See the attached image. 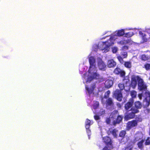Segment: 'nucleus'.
Returning <instances> with one entry per match:
<instances>
[{
  "label": "nucleus",
  "instance_id": "obj_1",
  "mask_svg": "<svg viewBox=\"0 0 150 150\" xmlns=\"http://www.w3.org/2000/svg\"><path fill=\"white\" fill-rule=\"evenodd\" d=\"M134 101L133 100L131 101H129L127 102L125 105L124 108L126 111V114L125 115L124 118L127 120L130 119H133L135 117L134 114L131 115V112H133V108H134L133 105Z\"/></svg>",
  "mask_w": 150,
  "mask_h": 150
},
{
  "label": "nucleus",
  "instance_id": "obj_2",
  "mask_svg": "<svg viewBox=\"0 0 150 150\" xmlns=\"http://www.w3.org/2000/svg\"><path fill=\"white\" fill-rule=\"evenodd\" d=\"M114 44V42L112 41L111 38L109 40L105 42H103V44L102 45V47H100L99 49L101 50H105V51H108V49L109 47L112 46Z\"/></svg>",
  "mask_w": 150,
  "mask_h": 150
},
{
  "label": "nucleus",
  "instance_id": "obj_3",
  "mask_svg": "<svg viewBox=\"0 0 150 150\" xmlns=\"http://www.w3.org/2000/svg\"><path fill=\"white\" fill-rule=\"evenodd\" d=\"M142 107V104L140 101H137L135 102L134 103V106H133L134 108L132 109L133 112H131V115L134 114L135 117V114L139 112V110L141 109Z\"/></svg>",
  "mask_w": 150,
  "mask_h": 150
},
{
  "label": "nucleus",
  "instance_id": "obj_4",
  "mask_svg": "<svg viewBox=\"0 0 150 150\" xmlns=\"http://www.w3.org/2000/svg\"><path fill=\"white\" fill-rule=\"evenodd\" d=\"M138 88L140 91L145 90L146 89V86L144 84L143 80L139 77H138Z\"/></svg>",
  "mask_w": 150,
  "mask_h": 150
},
{
  "label": "nucleus",
  "instance_id": "obj_5",
  "mask_svg": "<svg viewBox=\"0 0 150 150\" xmlns=\"http://www.w3.org/2000/svg\"><path fill=\"white\" fill-rule=\"evenodd\" d=\"M137 121L135 120H133L128 122L127 123L126 130L129 131L132 128L137 126Z\"/></svg>",
  "mask_w": 150,
  "mask_h": 150
},
{
  "label": "nucleus",
  "instance_id": "obj_6",
  "mask_svg": "<svg viewBox=\"0 0 150 150\" xmlns=\"http://www.w3.org/2000/svg\"><path fill=\"white\" fill-rule=\"evenodd\" d=\"M89 63L90 64L89 69L88 70L89 73H90L91 71V69L93 68V69H96V65L95 64V60L94 58L92 57H90L89 59Z\"/></svg>",
  "mask_w": 150,
  "mask_h": 150
},
{
  "label": "nucleus",
  "instance_id": "obj_7",
  "mask_svg": "<svg viewBox=\"0 0 150 150\" xmlns=\"http://www.w3.org/2000/svg\"><path fill=\"white\" fill-rule=\"evenodd\" d=\"M114 73L116 75L120 74V76L122 77H125V72L118 67H117L114 69Z\"/></svg>",
  "mask_w": 150,
  "mask_h": 150
},
{
  "label": "nucleus",
  "instance_id": "obj_8",
  "mask_svg": "<svg viewBox=\"0 0 150 150\" xmlns=\"http://www.w3.org/2000/svg\"><path fill=\"white\" fill-rule=\"evenodd\" d=\"M98 68L100 70L103 71L105 70L106 65L102 59H100L98 60Z\"/></svg>",
  "mask_w": 150,
  "mask_h": 150
},
{
  "label": "nucleus",
  "instance_id": "obj_9",
  "mask_svg": "<svg viewBox=\"0 0 150 150\" xmlns=\"http://www.w3.org/2000/svg\"><path fill=\"white\" fill-rule=\"evenodd\" d=\"M114 95L116 97L117 100L119 101H121L122 98V95L121 91L119 90H116L114 93Z\"/></svg>",
  "mask_w": 150,
  "mask_h": 150
},
{
  "label": "nucleus",
  "instance_id": "obj_10",
  "mask_svg": "<svg viewBox=\"0 0 150 150\" xmlns=\"http://www.w3.org/2000/svg\"><path fill=\"white\" fill-rule=\"evenodd\" d=\"M139 76L133 75L131 78V85L133 88H135L137 85V81L138 82Z\"/></svg>",
  "mask_w": 150,
  "mask_h": 150
},
{
  "label": "nucleus",
  "instance_id": "obj_11",
  "mask_svg": "<svg viewBox=\"0 0 150 150\" xmlns=\"http://www.w3.org/2000/svg\"><path fill=\"white\" fill-rule=\"evenodd\" d=\"M103 142L108 147L112 146V142L110 137L108 136L104 137L103 138Z\"/></svg>",
  "mask_w": 150,
  "mask_h": 150
},
{
  "label": "nucleus",
  "instance_id": "obj_12",
  "mask_svg": "<svg viewBox=\"0 0 150 150\" xmlns=\"http://www.w3.org/2000/svg\"><path fill=\"white\" fill-rule=\"evenodd\" d=\"M105 104L106 107H109L114 108V103L112 99L111 98H109L106 100Z\"/></svg>",
  "mask_w": 150,
  "mask_h": 150
},
{
  "label": "nucleus",
  "instance_id": "obj_13",
  "mask_svg": "<svg viewBox=\"0 0 150 150\" xmlns=\"http://www.w3.org/2000/svg\"><path fill=\"white\" fill-rule=\"evenodd\" d=\"M117 132L118 130L115 129H112L110 128L107 131V133L108 135L112 134L114 137L117 138Z\"/></svg>",
  "mask_w": 150,
  "mask_h": 150
},
{
  "label": "nucleus",
  "instance_id": "obj_14",
  "mask_svg": "<svg viewBox=\"0 0 150 150\" xmlns=\"http://www.w3.org/2000/svg\"><path fill=\"white\" fill-rule=\"evenodd\" d=\"M145 94L146 97L145 98V100L146 102V103L145 106L146 107H148L149 106L150 103V93L146 91Z\"/></svg>",
  "mask_w": 150,
  "mask_h": 150
},
{
  "label": "nucleus",
  "instance_id": "obj_15",
  "mask_svg": "<svg viewBox=\"0 0 150 150\" xmlns=\"http://www.w3.org/2000/svg\"><path fill=\"white\" fill-rule=\"evenodd\" d=\"M116 63L113 59H110L108 60L107 62V66L109 68H113L116 66Z\"/></svg>",
  "mask_w": 150,
  "mask_h": 150
},
{
  "label": "nucleus",
  "instance_id": "obj_16",
  "mask_svg": "<svg viewBox=\"0 0 150 150\" xmlns=\"http://www.w3.org/2000/svg\"><path fill=\"white\" fill-rule=\"evenodd\" d=\"M123 117L121 115H118L115 120H114L112 122V124L114 125H115L117 124H119L122 121Z\"/></svg>",
  "mask_w": 150,
  "mask_h": 150
},
{
  "label": "nucleus",
  "instance_id": "obj_17",
  "mask_svg": "<svg viewBox=\"0 0 150 150\" xmlns=\"http://www.w3.org/2000/svg\"><path fill=\"white\" fill-rule=\"evenodd\" d=\"M113 84V82L112 80L108 79L105 83V88H110Z\"/></svg>",
  "mask_w": 150,
  "mask_h": 150
},
{
  "label": "nucleus",
  "instance_id": "obj_18",
  "mask_svg": "<svg viewBox=\"0 0 150 150\" xmlns=\"http://www.w3.org/2000/svg\"><path fill=\"white\" fill-rule=\"evenodd\" d=\"M139 34L141 35L142 40L143 42H146L147 41V39L146 37V35L145 33L140 31H139Z\"/></svg>",
  "mask_w": 150,
  "mask_h": 150
},
{
  "label": "nucleus",
  "instance_id": "obj_19",
  "mask_svg": "<svg viewBox=\"0 0 150 150\" xmlns=\"http://www.w3.org/2000/svg\"><path fill=\"white\" fill-rule=\"evenodd\" d=\"M131 40L130 39H127L126 40H122L118 42L119 44L121 45H125L130 43Z\"/></svg>",
  "mask_w": 150,
  "mask_h": 150
},
{
  "label": "nucleus",
  "instance_id": "obj_20",
  "mask_svg": "<svg viewBox=\"0 0 150 150\" xmlns=\"http://www.w3.org/2000/svg\"><path fill=\"white\" fill-rule=\"evenodd\" d=\"M126 134V131L125 130H122L119 132V136L123 139L125 137V136Z\"/></svg>",
  "mask_w": 150,
  "mask_h": 150
},
{
  "label": "nucleus",
  "instance_id": "obj_21",
  "mask_svg": "<svg viewBox=\"0 0 150 150\" xmlns=\"http://www.w3.org/2000/svg\"><path fill=\"white\" fill-rule=\"evenodd\" d=\"M118 112L117 110L114 111L111 113L110 116H111V118L113 119H115L116 117L118 115Z\"/></svg>",
  "mask_w": 150,
  "mask_h": 150
},
{
  "label": "nucleus",
  "instance_id": "obj_22",
  "mask_svg": "<svg viewBox=\"0 0 150 150\" xmlns=\"http://www.w3.org/2000/svg\"><path fill=\"white\" fill-rule=\"evenodd\" d=\"M124 65L125 67L128 69H130L132 67V63L130 61L125 62Z\"/></svg>",
  "mask_w": 150,
  "mask_h": 150
},
{
  "label": "nucleus",
  "instance_id": "obj_23",
  "mask_svg": "<svg viewBox=\"0 0 150 150\" xmlns=\"http://www.w3.org/2000/svg\"><path fill=\"white\" fill-rule=\"evenodd\" d=\"M140 59L142 61H145L149 59V57L145 54L141 55Z\"/></svg>",
  "mask_w": 150,
  "mask_h": 150
},
{
  "label": "nucleus",
  "instance_id": "obj_24",
  "mask_svg": "<svg viewBox=\"0 0 150 150\" xmlns=\"http://www.w3.org/2000/svg\"><path fill=\"white\" fill-rule=\"evenodd\" d=\"M91 125V121L89 119H87L85 122V127L86 129H89Z\"/></svg>",
  "mask_w": 150,
  "mask_h": 150
},
{
  "label": "nucleus",
  "instance_id": "obj_25",
  "mask_svg": "<svg viewBox=\"0 0 150 150\" xmlns=\"http://www.w3.org/2000/svg\"><path fill=\"white\" fill-rule=\"evenodd\" d=\"M124 30V29H121L119 30L117 33V36H122L125 34Z\"/></svg>",
  "mask_w": 150,
  "mask_h": 150
},
{
  "label": "nucleus",
  "instance_id": "obj_26",
  "mask_svg": "<svg viewBox=\"0 0 150 150\" xmlns=\"http://www.w3.org/2000/svg\"><path fill=\"white\" fill-rule=\"evenodd\" d=\"M144 142V139H142L141 141L137 143V145L139 149H142L143 148V143Z\"/></svg>",
  "mask_w": 150,
  "mask_h": 150
},
{
  "label": "nucleus",
  "instance_id": "obj_27",
  "mask_svg": "<svg viewBox=\"0 0 150 150\" xmlns=\"http://www.w3.org/2000/svg\"><path fill=\"white\" fill-rule=\"evenodd\" d=\"M130 95L132 98H135L136 97L137 92L135 91H132L130 92Z\"/></svg>",
  "mask_w": 150,
  "mask_h": 150
},
{
  "label": "nucleus",
  "instance_id": "obj_28",
  "mask_svg": "<svg viewBox=\"0 0 150 150\" xmlns=\"http://www.w3.org/2000/svg\"><path fill=\"white\" fill-rule=\"evenodd\" d=\"M134 35L133 33L132 32H129L125 34V36L127 38H130Z\"/></svg>",
  "mask_w": 150,
  "mask_h": 150
},
{
  "label": "nucleus",
  "instance_id": "obj_29",
  "mask_svg": "<svg viewBox=\"0 0 150 150\" xmlns=\"http://www.w3.org/2000/svg\"><path fill=\"white\" fill-rule=\"evenodd\" d=\"M118 86L120 89V91H121L125 88L124 85L123 83H120L118 85Z\"/></svg>",
  "mask_w": 150,
  "mask_h": 150
},
{
  "label": "nucleus",
  "instance_id": "obj_30",
  "mask_svg": "<svg viewBox=\"0 0 150 150\" xmlns=\"http://www.w3.org/2000/svg\"><path fill=\"white\" fill-rule=\"evenodd\" d=\"M144 68L147 71L150 70V64L148 63H146L144 65Z\"/></svg>",
  "mask_w": 150,
  "mask_h": 150
},
{
  "label": "nucleus",
  "instance_id": "obj_31",
  "mask_svg": "<svg viewBox=\"0 0 150 150\" xmlns=\"http://www.w3.org/2000/svg\"><path fill=\"white\" fill-rule=\"evenodd\" d=\"M85 88L89 94H91L93 91V89H92L91 88H89L86 85Z\"/></svg>",
  "mask_w": 150,
  "mask_h": 150
},
{
  "label": "nucleus",
  "instance_id": "obj_32",
  "mask_svg": "<svg viewBox=\"0 0 150 150\" xmlns=\"http://www.w3.org/2000/svg\"><path fill=\"white\" fill-rule=\"evenodd\" d=\"M110 93V91L108 90L105 93V95L104 96V98L105 99H107L109 98V96Z\"/></svg>",
  "mask_w": 150,
  "mask_h": 150
},
{
  "label": "nucleus",
  "instance_id": "obj_33",
  "mask_svg": "<svg viewBox=\"0 0 150 150\" xmlns=\"http://www.w3.org/2000/svg\"><path fill=\"white\" fill-rule=\"evenodd\" d=\"M117 58L121 63L122 64L124 62L123 59L121 56H118Z\"/></svg>",
  "mask_w": 150,
  "mask_h": 150
},
{
  "label": "nucleus",
  "instance_id": "obj_34",
  "mask_svg": "<svg viewBox=\"0 0 150 150\" xmlns=\"http://www.w3.org/2000/svg\"><path fill=\"white\" fill-rule=\"evenodd\" d=\"M145 144L146 145H150V138L148 137L146 140Z\"/></svg>",
  "mask_w": 150,
  "mask_h": 150
},
{
  "label": "nucleus",
  "instance_id": "obj_35",
  "mask_svg": "<svg viewBox=\"0 0 150 150\" xmlns=\"http://www.w3.org/2000/svg\"><path fill=\"white\" fill-rule=\"evenodd\" d=\"M99 114L100 115H103L105 114V111L104 110L101 109L99 112Z\"/></svg>",
  "mask_w": 150,
  "mask_h": 150
},
{
  "label": "nucleus",
  "instance_id": "obj_36",
  "mask_svg": "<svg viewBox=\"0 0 150 150\" xmlns=\"http://www.w3.org/2000/svg\"><path fill=\"white\" fill-rule=\"evenodd\" d=\"M121 56L123 58H126L127 56V52H123L121 53Z\"/></svg>",
  "mask_w": 150,
  "mask_h": 150
},
{
  "label": "nucleus",
  "instance_id": "obj_37",
  "mask_svg": "<svg viewBox=\"0 0 150 150\" xmlns=\"http://www.w3.org/2000/svg\"><path fill=\"white\" fill-rule=\"evenodd\" d=\"M105 122L107 124H110L111 122V120L110 117L106 118L105 120Z\"/></svg>",
  "mask_w": 150,
  "mask_h": 150
},
{
  "label": "nucleus",
  "instance_id": "obj_38",
  "mask_svg": "<svg viewBox=\"0 0 150 150\" xmlns=\"http://www.w3.org/2000/svg\"><path fill=\"white\" fill-rule=\"evenodd\" d=\"M99 105V104L98 103V102H96L93 105V107L94 109H96L98 107Z\"/></svg>",
  "mask_w": 150,
  "mask_h": 150
},
{
  "label": "nucleus",
  "instance_id": "obj_39",
  "mask_svg": "<svg viewBox=\"0 0 150 150\" xmlns=\"http://www.w3.org/2000/svg\"><path fill=\"white\" fill-rule=\"evenodd\" d=\"M133 147L130 146H129L125 147L124 150H132Z\"/></svg>",
  "mask_w": 150,
  "mask_h": 150
},
{
  "label": "nucleus",
  "instance_id": "obj_40",
  "mask_svg": "<svg viewBox=\"0 0 150 150\" xmlns=\"http://www.w3.org/2000/svg\"><path fill=\"white\" fill-rule=\"evenodd\" d=\"M112 52L114 53H115L117 51V47H114L112 48Z\"/></svg>",
  "mask_w": 150,
  "mask_h": 150
},
{
  "label": "nucleus",
  "instance_id": "obj_41",
  "mask_svg": "<svg viewBox=\"0 0 150 150\" xmlns=\"http://www.w3.org/2000/svg\"><path fill=\"white\" fill-rule=\"evenodd\" d=\"M128 49V46H124L122 48L121 50H125Z\"/></svg>",
  "mask_w": 150,
  "mask_h": 150
},
{
  "label": "nucleus",
  "instance_id": "obj_42",
  "mask_svg": "<svg viewBox=\"0 0 150 150\" xmlns=\"http://www.w3.org/2000/svg\"><path fill=\"white\" fill-rule=\"evenodd\" d=\"M135 120L137 121V124L138 125V122H141L142 120L141 117H138Z\"/></svg>",
  "mask_w": 150,
  "mask_h": 150
},
{
  "label": "nucleus",
  "instance_id": "obj_43",
  "mask_svg": "<svg viewBox=\"0 0 150 150\" xmlns=\"http://www.w3.org/2000/svg\"><path fill=\"white\" fill-rule=\"evenodd\" d=\"M94 119L96 120H98L100 119V117L98 115H95L94 116Z\"/></svg>",
  "mask_w": 150,
  "mask_h": 150
},
{
  "label": "nucleus",
  "instance_id": "obj_44",
  "mask_svg": "<svg viewBox=\"0 0 150 150\" xmlns=\"http://www.w3.org/2000/svg\"><path fill=\"white\" fill-rule=\"evenodd\" d=\"M93 79V78L91 76L88 77L87 79V82L89 81V82H90Z\"/></svg>",
  "mask_w": 150,
  "mask_h": 150
},
{
  "label": "nucleus",
  "instance_id": "obj_45",
  "mask_svg": "<svg viewBox=\"0 0 150 150\" xmlns=\"http://www.w3.org/2000/svg\"><path fill=\"white\" fill-rule=\"evenodd\" d=\"M116 105L118 108H121L122 107V105L120 103H117L116 104Z\"/></svg>",
  "mask_w": 150,
  "mask_h": 150
},
{
  "label": "nucleus",
  "instance_id": "obj_46",
  "mask_svg": "<svg viewBox=\"0 0 150 150\" xmlns=\"http://www.w3.org/2000/svg\"><path fill=\"white\" fill-rule=\"evenodd\" d=\"M141 138H138V137L137 136L134 139V142H136V141H138L139 140V139H140Z\"/></svg>",
  "mask_w": 150,
  "mask_h": 150
},
{
  "label": "nucleus",
  "instance_id": "obj_47",
  "mask_svg": "<svg viewBox=\"0 0 150 150\" xmlns=\"http://www.w3.org/2000/svg\"><path fill=\"white\" fill-rule=\"evenodd\" d=\"M91 88L92 89H93V91L94 89L96 88V85L95 84H93L91 86Z\"/></svg>",
  "mask_w": 150,
  "mask_h": 150
},
{
  "label": "nucleus",
  "instance_id": "obj_48",
  "mask_svg": "<svg viewBox=\"0 0 150 150\" xmlns=\"http://www.w3.org/2000/svg\"><path fill=\"white\" fill-rule=\"evenodd\" d=\"M142 94L141 93L138 95V97L140 99H141L142 96Z\"/></svg>",
  "mask_w": 150,
  "mask_h": 150
},
{
  "label": "nucleus",
  "instance_id": "obj_49",
  "mask_svg": "<svg viewBox=\"0 0 150 150\" xmlns=\"http://www.w3.org/2000/svg\"><path fill=\"white\" fill-rule=\"evenodd\" d=\"M102 150H110V149H108V147L106 146H105Z\"/></svg>",
  "mask_w": 150,
  "mask_h": 150
},
{
  "label": "nucleus",
  "instance_id": "obj_50",
  "mask_svg": "<svg viewBox=\"0 0 150 150\" xmlns=\"http://www.w3.org/2000/svg\"><path fill=\"white\" fill-rule=\"evenodd\" d=\"M97 75H98V74H97V73L96 72L94 73L93 74V76H97Z\"/></svg>",
  "mask_w": 150,
  "mask_h": 150
},
{
  "label": "nucleus",
  "instance_id": "obj_51",
  "mask_svg": "<svg viewBox=\"0 0 150 150\" xmlns=\"http://www.w3.org/2000/svg\"><path fill=\"white\" fill-rule=\"evenodd\" d=\"M86 129V131H87V132H91V131L89 129Z\"/></svg>",
  "mask_w": 150,
  "mask_h": 150
},
{
  "label": "nucleus",
  "instance_id": "obj_52",
  "mask_svg": "<svg viewBox=\"0 0 150 150\" xmlns=\"http://www.w3.org/2000/svg\"><path fill=\"white\" fill-rule=\"evenodd\" d=\"M125 79H123V81H124V80H125Z\"/></svg>",
  "mask_w": 150,
  "mask_h": 150
},
{
  "label": "nucleus",
  "instance_id": "obj_53",
  "mask_svg": "<svg viewBox=\"0 0 150 150\" xmlns=\"http://www.w3.org/2000/svg\"><path fill=\"white\" fill-rule=\"evenodd\" d=\"M149 135H150V131H149Z\"/></svg>",
  "mask_w": 150,
  "mask_h": 150
},
{
  "label": "nucleus",
  "instance_id": "obj_54",
  "mask_svg": "<svg viewBox=\"0 0 150 150\" xmlns=\"http://www.w3.org/2000/svg\"><path fill=\"white\" fill-rule=\"evenodd\" d=\"M149 59H150V57H149Z\"/></svg>",
  "mask_w": 150,
  "mask_h": 150
}]
</instances>
